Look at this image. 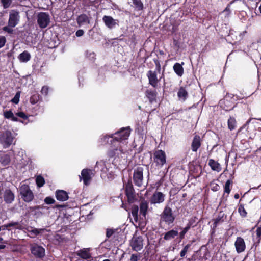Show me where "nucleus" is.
<instances>
[{"label":"nucleus","instance_id":"38","mask_svg":"<svg viewBox=\"0 0 261 261\" xmlns=\"http://www.w3.org/2000/svg\"><path fill=\"white\" fill-rule=\"evenodd\" d=\"M191 245L192 243H188L184 246L180 252V256L181 258H184L186 255L187 253L191 249Z\"/></svg>","mask_w":261,"mask_h":261},{"label":"nucleus","instance_id":"36","mask_svg":"<svg viewBox=\"0 0 261 261\" xmlns=\"http://www.w3.org/2000/svg\"><path fill=\"white\" fill-rule=\"evenodd\" d=\"M238 213L242 218H246L247 216V212L244 208V204H240L238 205Z\"/></svg>","mask_w":261,"mask_h":261},{"label":"nucleus","instance_id":"63","mask_svg":"<svg viewBox=\"0 0 261 261\" xmlns=\"http://www.w3.org/2000/svg\"><path fill=\"white\" fill-rule=\"evenodd\" d=\"M35 208H37V210H40V209L46 208V206H45L43 205H40L35 206Z\"/></svg>","mask_w":261,"mask_h":261},{"label":"nucleus","instance_id":"11","mask_svg":"<svg viewBox=\"0 0 261 261\" xmlns=\"http://www.w3.org/2000/svg\"><path fill=\"white\" fill-rule=\"evenodd\" d=\"M153 161L156 166L163 167L166 162L165 152L162 150H155L153 153Z\"/></svg>","mask_w":261,"mask_h":261},{"label":"nucleus","instance_id":"28","mask_svg":"<svg viewBox=\"0 0 261 261\" xmlns=\"http://www.w3.org/2000/svg\"><path fill=\"white\" fill-rule=\"evenodd\" d=\"M148 209V203L145 200L140 203V214L145 217Z\"/></svg>","mask_w":261,"mask_h":261},{"label":"nucleus","instance_id":"44","mask_svg":"<svg viewBox=\"0 0 261 261\" xmlns=\"http://www.w3.org/2000/svg\"><path fill=\"white\" fill-rule=\"evenodd\" d=\"M0 161L4 165H8L10 162V156L8 154H4L1 157Z\"/></svg>","mask_w":261,"mask_h":261},{"label":"nucleus","instance_id":"29","mask_svg":"<svg viewBox=\"0 0 261 261\" xmlns=\"http://www.w3.org/2000/svg\"><path fill=\"white\" fill-rule=\"evenodd\" d=\"M208 165L213 171L220 172L221 170L220 164L213 159H210L208 160Z\"/></svg>","mask_w":261,"mask_h":261},{"label":"nucleus","instance_id":"54","mask_svg":"<svg viewBox=\"0 0 261 261\" xmlns=\"http://www.w3.org/2000/svg\"><path fill=\"white\" fill-rule=\"evenodd\" d=\"M115 232V230L113 229H107L106 231V237L110 238Z\"/></svg>","mask_w":261,"mask_h":261},{"label":"nucleus","instance_id":"9","mask_svg":"<svg viewBox=\"0 0 261 261\" xmlns=\"http://www.w3.org/2000/svg\"><path fill=\"white\" fill-rule=\"evenodd\" d=\"M143 241L142 236L135 234L130 241L129 245L133 250L138 252L143 248Z\"/></svg>","mask_w":261,"mask_h":261},{"label":"nucleus","instance_id":"59","mask_svg":"<svg viewBox=\"0 0 261 261\" xmlns=\"http://www.w3.org/2000/svg\"><path fill=\"white\" fill-rule=\"evenodd\" d=\"M173 45L175 47H176V48H179L180 44H179V42L178 40H176L175 39H173Z\"/></svg>","mask_w":261,"mask_h":261},{"label":"nucleus","instance_id":"16","mask_svg":"<svg viewBox=\"0 0 261 261\" xmlns=\"http://www.w3.org/2000/svg\"><path fill=\"white\" fill-rule=\"evenodd\" d=\"M234 246L238 253L244 252L246 249V244L243 238L238 237L234 242Z\"/></svg>","mask_w":261,"mask_h":261},{"label":"nucleus","instance_id":"39","mask_svg":"<svg viewBox=\"0 0 261 261\" xmlns=\"http://www.w3.org/2000/svg\"><path fill=\"white\" fill-rule=\"evenodd\" d=\"M204 256L201 255V251H197L196 253L192 256L191 260L196 261L198 260H203Z\"/></svg>","mask_w":261,"mask_h":261},{"label":"nucleus","instance_id":"30","mask_svg":"<svg viewBox=\"0 0 261 261\" xmlns=\"http://www.w3.org/2000/svg\"><path fill=\"white\" fill-rule=\"evenodd\" d=\"M3 230H5L9 227H15L16 229H21V226L18 222H11L1 226Z\"/></svg>","mask_w":261,"mask_h":261},{"label":"nucleus","instance_id":"2","mask_svg":"<svg viewBox=\"0 0 261 261\" xmlns=\"http://www.w3.org/2000/svg\"><path fill=\"white\" fill-rule=\"evenodd\" d=\"M0 197L6 204H11L14 201V193L7 182H0Z\"/></svg>","mask_w":261,"mask_h":261},{"label":"nucleus","instance_id":"49","mask_svg":"<svg viewBox=\"0 0 261 261\" xmlns=\"http://www.w3.org/2000/svg\"><path fill=\"white\" fill-rule=\"evenodd\" d=\"M211 189L214 192L218 191L220 189L219 185L214 182H212L210 184Z\"/></svg>","mask_w":261,"mask_h":261},{"label":"nucleus","instance_id":"26","mask_svg":"<svg viewBox=\"0 0 261 261\" xmlns=\"http://www.w3.org/2000/svg\"><path fill=\"white\" fill-rule=\"evenodd\" d=\"M184 65V62H182L181 64L176 63L173 66V69L175 73L179 76L181 77L184 74V69L182 65Z\"/></svg>","mask_w":261,"mask_h":261},{"label":"nucleus","instance_id":"13","mask_svg":"<svg viewBox=\"0 0 261 261\" xmlns=\"http://www.w3.org/2000/svg\"><path fill=\"white\" fill-rule=\"evenodd\" d=\"M13 139L12 134L9 130L5 132L0 137V141L4 148L9 147L12 144Z\"/></svg>","mask_w":261,"mask_h":261},{"label":"nucleus","instance_id":"7","mask_svg":"<svg viewBox=\"0 0 261 261\" xmlns=\"http://www.w3.org/2000/svg\"><path fill=\"white\" fill-rule=\"evenodd\" d=\"M144 168L141 166H138L134 170L133 181L135 186L141 187L143 181Z\"/></svg>","mask_w":261,"mask_h":261},{"label":"nucleus","instance_id":"23","mask_svg":"<svg viewBox=\"0 0 261 261\" xmlns=\"http://www.w3.org/2000/svg\"><path fill=\"white\" fill-rule=\"evenodd\" d=\"M55 196L56 199L60 201H66L69 198L68 193L62 190H57L56 191Z\"/></svg>","mask_w":261,"mask_h":261},{"label":"nucleus","instance_id":"4","mask_svg":"<svg viewBox=\"0 0 261 261\" xmlns=\"http://www.w3.org/2000/svg\"><path fill=\"white\" fill-rule=\"evenodd\" d=\"M235 99L231 94H227L219 103L221 108L225 111H230L235 107Z\"/></svg>","mask_w":261,"mask_h":261},{"label":"nucleus","instance_id":"43","mask_svg":"<svg viewBox=\"0 0 261 261\" xmlns=\"http://www.w3.org/2000/svg\"><path fill=\"white\" fill-rule=\"evenodd\" d=\"M256 237L258 239V241L254 243L253 246L257 247L260 242L261 240V226L257 227L256 230Z\"/></svg>","mask_w":261,"mask_h":261},{"label":"nucleus","instance_id":"31","mask_svg":"<svg viewBox=\"0 0 261 261\" xmlns=\"http://www.w3.org/2000/svg\"><path fill=\"white\" fill-rule=\"evenodd\" d=\"M18 59L21 62H27L30 60L31 55L27 51H24L19 55Z\"/></svg>","mask_w":261,"mask_h":261},{"label":"nucleus","instance_id":"35","mask_svg":"<svg viewBox=\"0 0 261 261\" xmlns=\"http://www.w3.org/2000/svg\"><path fill=\"white\" fill-rule=\"evenodd\" d=\"M132 2L137 11L143 10L144 5L141 0H132Z\"/></svg>","mask_w":261,"mask_h":261},{"label":"nucleus","instance_id":"32","mask_svg":"<svg viewBox=\"0 0 261 261\" xmlns=\"http://www.w3.org/2000/svg\"><path fill=\"white\" fill-rule=\"evenodd\" d=\"M177 96L185 101L188 96V93L185 88L181 87L177 92Z\"/></svg>","mask_w":261,"mask_h":261},{"label":"nucleus","instance_id":"17","mask_svg":"<svg viewBox=\"0 0 261 261\" xmlns=\"http://www.w3.org/2000/svg\"><path fill=\"white\" fill-rule=\"evenodd\" d=\"M165 200V195L161 192L156 191L151 197L150 201L151 204L161 203Z\"/></svg>","mask_w":261,"mask_h":261},{"label":"nucleus","instance_id":"55","mask_svg":"<svg viewBox=\"0 0 261 261\" xmlns=\"http://www.w3.org/2000/svg\"><path fill=\"white\" fill-rule=\"evenodd\" d=\"M6 42V39L5 36H0V48L3 47Z\"/></svg>","mask_w":261,"mask_h":261},{"label":"nucleus","instance_id":"56","mask_svg":"<svg viewBox=\"0 0 261 261\" xmlns=\"http://www.w3.org/2000/svg\"><path fill=\"white\" fill-rule=\"evenodd\" d=\"M127 255V253L124 252L121 257L120 261H129V259L126 257Z\"/></svg>","mask_w":261,"mask_h":261},{"label":"nucleus","instance_id":"46","mask_svg":"<svg viewBox=\"0 0 261 261\" xmlns=\"http://www.w3.org/2000/svg\"><path fill=\"white\" fill-rule=\"evenodd\" d=\"M0 1L4 9L8 8L12 3V0H0Z\"/></svg>","mask_w":261,"mask_h":261},{"label":"nucleus","instance_id":"37","mask_svg":"<svg viewBox=\"0 0 261 261\" xmlns=\"http://www.w3.org/2000/svg\"><path fill=\"white\" fill-rule=\"evenodd\" d=\"M233 181L232 179H228L226 181L224 186V193L229 194L231 191L230 186L232 185Z\"/></svg>","mask_w":261,"mask_h":261},{"label":"nucleus","instance_id":"8","mask_svg":"<svg viewBox=\"0 0 261 261\" xmlns=\"http://www.w3.org/2000/svg\"><path fill=\"white\" fill-rule=\"evenodd\" d=\"M227 215L223 211H221L219 212L216 218L213 219L214 222L213 226L211 228V235H214L216 231L218 225L226 221Z\"/></svg>","mask_w":261,"mask_h":261},{"label":"nucleus","instance_id":"62","mask_svg":"<svg viewBox=\"0 0 261 261\" xmlns=\"http://www.w3.org/2000/svg\"><path fill=\"white\" fill-rule=\"evenodd\" d=\"M66 206V205L65 204H57L54 206V208H60L65 207Z\"/></svg>","mask_w":261,"mask_h":261},{"label":"nucleus","instance_id":"14","mask_svg":"<svg viewBox=\"0 0 261 261\" xmlns=\"http://www.w3.org/2000/svg\"><path fill=\"white\" fill-rule=\"evenodd\" d=\"M19 19V12L15 10H12L9 13L8 24L11 28H14L18 24Z\"/></svg>","mask_w":261,"mask_h":261},{"label":"nucleus","instance_id":"50","mask_svg":"<svg viewBox=\"0 0 261 261\" xmlns=\"http://www.w3.org/2000/svg\"><path fill=\"white\" fill-rule=\"evenodd\" d=\"M17 116L23 119L24 120H27L28 119V116L23 112H18L15 114Z\"/></svg>","mask_w":261,"mask_h":261},{"label":"nucleus","instance_id":"41","mask_svg":"<svg viewBox=\"0 0 261 261\" xmlns=\"http://www.w3.org/2000/svg\"><path fill=\"white\" fill-rule=\"evenodd\" d=\"M197 218L196 217H192L191 218L187 223V225L189 226L190 228L194 227L197 226L198 222H196V220Z\"/></svg>","mask_w":261,"mask_h":261},{"label":"nucleus","instance_id":"27","mask_svg":"<svg viewBox=\"0 0 261 261\" xmlns=\"http://www.w3.org/2000/svg\"><path fill=\"white\" fill-rule=\"evenodd\" d=\"M3 116L5 119H10L14 122L20 121L17 117L14 116L11 110L4 111Z\"/></svg>","mask_w":261,"mask_h":261},{"label":"nucleus","instance_id":"42","mask_svg":"<svg viewBox=\"0 0 261 261\" xmlns=\"http://www.w3.org/2000/svg\"><path fill=\"white\" fill-rule=\"evenodd\" d=\"M44 229H38L36 228H34L31 230H29L28 231L31 234H33L34 237H36L39 235L40 233H42L44 231Z\"/></svg>","mask_w":261,"mask_h":261},{"label":"nucleus","instance_id":"3","mask_svg":"<svg viewBox=\"0 0 261 261\" xmlns=\"http://www.w3.org/2000/svg\"><path fill=\"white\" fill-rule=\"evenodd\" d=\"M176 217L172 208L168 205H166L160 215V225L161 226L162 224H164L168 226L172 225Z\"/></svg>","mask_w":261,"mask_h":261},{"label":"nucleus","instance_id":"33","mask_svg":"<svg viewBox=\"0 0 261 261\" xmlns=\"http://www.w3.org/2000/svg\"><path fill=\"white\" fill-rule=\"evenodd\" d=\"M138 210V206L136 205H133L131 208V213L135 222H137L139 220Z\"/></svg>","mask_w":261,"mask_h":261},{"label":"nucleus","instance_id":"19","mask_svg":"<svg viewBox=\"0 0 261 261\" xmlns=\"http://www.w3.org/2000/svg\"><path fill=\"white\" fill-rule=\"evenodd\" d=\"M102 20L105 25L109 29H112L118 24L116 22L117 20L114 19L110 16L105 15L102 18Z\"/></svg>","mask_w":261,"mask_h":261},{"label":"nucleus","instance_id":"18","mask_svg":"<svg viewBox=\"0 0 261 261\" xmlns=\"http://www.w3.org/2000/svg\"><path fill=\"white\" fill-rule=\"evenodd\" d=\"M92 170L89 169H84L81 171V176H80V180L83 179L84 184L88 185L91 179Z\"/></svg>","mask_w":261,"mask_h":261},{"label":"nucleus","instance_id":"52","mask_svg":"<svg viewBox=\"0 0 261 261\" xmlns=\"http://www.w3.org/2000/svg\"><path fill=\"white\" fill-rule=\"evenodd\" d=\"M140 256L138 254H132L129 259V261H138Z\"/></svg>","mask_w":261,"mask_h":261},{"label":"nucleus","instance_id":"51","mask_svg":"<svg viewBox=\"0 0 261 261\" xmlns=\"http://www.w3.org/2000/svg\"><path fill=\"white\" fill-rule=\"evenodd\" d=\"M55 202L56 201L55 199L49 196L46 197L44 199V202L47 204H51L55 203Z\"/></svg>","mask_w":261,"mask_h":261},{"label":"nucleus","instance_id":"57","mask_svg":"<svg viewBox=\"0 0 261 261\" xmlns=\"http://www.w3.org/2000/svg\"><path fill=\"white\" fill-rule=\"evenodd\" d=\"M48 88L47 86H44L42 87V88L41 89V92L42 94H44L45 95H47V93H48Z\"/></svg>","mask_w":261,"mask_h":261},{"label":"nucleus","instance_id":"24","mask_svg":"<svg viewBox=\"0 0 261 261\" xmlns=\"http://www.w3.org/2000/svg\"><path fill=\"white\" fill-rule=\"evenodd\" d=\"M76 21L79 26L80 27L85 24H89L90 23V18L86 14L83 13L77 16Z\"/></svg>","mask_w":261,"mask_h":261},{"label":"nucleus","instance_id":"60","mask_svg":"<svg viewBox=\"0 0 261 261\" xmlns=\"http://www.w3.org/2000/svg\"><path fill=\"white\" fill-rule=\"evenodd\" d=\"M186 234L183 230L178 233L180 240H182L185 238V236Z\"/></svg>","mask_w":261,"mask_h":261},{"label":"nucleus","instance_id":"40","mask_svg":"<svg viewBox=\"0 0 261 261\" xmlns=\"http://www.w3.org/2000/svg\"><path fill=\"white\" fill-rule=\"evenodd\" d=\"M36 183L38 187H41L43 186L45 184V180L43 176L41 175H38L36 178Z\"/></svg>","mask_w":261,"mask_h":261},{"label":"nucleus","instance_id":"21","mask_svg":"<svg viewBox=\"0 0 261 261\" xmlns=\"http://www.w3.org/2000/svg\"><path fill=\"white\" fill-rule=\"evenodd\" d=\"M201 145V139L200 137L196 135L192 140L191 143V150L193 152H197L198 149L200 148Z\"/></svg>","mask_w":261,"mask_h":261},{"label":"nucleus","instance_id":"22","mask_svg":"<svg viewBox=\"0 0 261 261\" xmlns=\"http://www.w3.org/2000/svg\"><path fill=\"white\" fill-rule=\"evenodd\" d=\"M76 255L83 259H89L92 258L90 253V248H83L76 252Z\"/></svg>","mask_w":261,"mask_h":261},{"label":"nucleus","instance_id":"64","mask_svg":"<svg viewBox=\"0 0 261 261\" xmlns=\"http://www.w3.org/2000/svg\"><path fill=\"white\" fill-rule=\"evenodd\" d=\"M153 61L155 66L160 64V62L158 58H154L153 59Z\"/></svg>","mask_w":261,"mask_h":261},{"label":"nucleus","instance_id":"12","mask_svg":"<svg viewBox=\"0 0 261 261\" xmlns=\"http://www.w3.org/2000/svg\"><path fill=\"white\" fill-rule=\"evenodd\" d=\"M50 22V16L46 12H40L37 15V23L39 27L44 29L47 27Z\"/></svg>","mask_w":261,"mask_h":261},{"label":"nucleus","instance_id":"15","mask_svg":"<svg viewBox=\"0 0 261 261\" xmlns=\"http://www.w3.org/2000/svg\"><path fill=\"white\" fill-rule=\"evenodd\" d=\"M146 75L148 79L149 84L152 87L155 88L157 87L158 82L160 81V80H158L157 77L156 71L149 70Z\"/></svg>","mask_w":261,"mask_h":261},{"label":"nucleus","instance_id":"53","mask_svg":"<svg viewBox=\"0 0 261 261\" xmlns=\"http://www.w3.org/2000/svg\"><path fill=\"white\" fill-rule=\"evenodd\" d=\"M12 28H11V27H9L8 25V26L4 27L3 28V30L9 34H12L13 33V30Z\"/></svg>","mask_w":261,"mask_h":261},{"label":"nucleus","instance_id":"5","mask_svg":"<svg viewBox=\"0 0 261 261\" xmlns=\"http://www.w3.org/2000/svg\"><path fill=\"white\" fill-rule=\"evenodd\" d=\"M20 194L23 200L26 202H30L34 198V194L30 189V187L25 184L20 187Z\"/></svg>","mask_w":261,"mask_h":261},{"label":"nucleus","instance_id":"25","mask_svg":"<svg viewBox=\"0 0 261 261\" xmlns=\"http://www.w3.org/2000/svg\"><path fill=\"white\" fill-rule=\"evenodd\" d=\"M178 235L177 230L171 229L164 233L163 239L166 241H169L175 239Z\"/></svg>","mask_w":261,"mask_h":261},{"label":"nucleus","instance_id":"48","mask_svg":"<svg viewBox=\"0 0 261 261\" xmlns=\"http://www.w3.org/2000/svg\"><path fill=\"white\" fill-rule=\"evenodd\" d=\"M221 13L225 14V18H228L231 14V10L230 9V6L228 5L225 9L221 12Z\"/></svg>","mask_w":261,"mask_h":261},{"label":"nucleus","instance_id":"58","mask_svg":"<svg viewBox=\"0 0 261 261\" xmlns=\"http://www.w3.org/2000/svg\"><path fill=\"white\" fill-rule=\"evenodd\" d=\"M84 34V31L82 29L78 30L75 33V35L77 37H81L83 36Z\"/></svg>","mask_w":261,"mask_h":261},{"label":"nucleus","instance_id":"61","mask_svg":"<svg viewBox=\"0 0 261 261\" xmlns=\"http://www.w3.org/2000/svg\"><path fill=\"white\" fill-rule=\"evenodd\" d=\"M130 41H131L132 43H133L135 44H136V36L135 34H134L132 36V37L130 38Z\"/></svg>","mask_w":261,"mask_h":261},{"label":"nucleus","instance_id":"1","mask_svg":"<svg viewBox=\"0 0 261 261\" xmlns=\"http://www.w3.org/2000/svg\"><path fill=\"white\" fill-rule=\"evenodd\" d=\"M130 132V127H123L114 134L106 135L100 138L99 142L101 144H108L110 145V148L107 151V155L109 158L118 156L124 153L121 146V142L128 138Z\"/></svg>","mask_w":261,"mask_h":261},{"label":"nucleus","instance_id":"10","mask_svg":"<svg viewBox=\"0 0 261 261\" xmlns=\"http://www.w3.org/2000/svg\"><path fill=\"white\" fill-rule=\"evenodd\" d=\"M125 193L127 196L128 201L129 203H133L136 200V195L131 180H129L125 184Z\"/></svg>","mask_w":261,"mask_h":261},{"label":"nucleus","instance_id":"20","mask_svg":"<svg viewBox=\"0 0 261 261\" xmlns=\"http://www.w3.org/2000/svg\"><path fill=\"white\" fill-rule=\"evenodd\" d=\"M145 94L150 103L156 102L158 93L156 90L147 89L146 90Z\"/></svg>","mask_w":261,"mask_h":261},{"label":"nucleus","instance_id":"45","mask_svg":"<svg viewBox=\"0 0 261 261\" xmlns=\"http://www.w3.org/2000/svg\"><path fill=\"white\" fill-rule=\"evenodd\" d=\"M39 100V95L38 94H35L32 95L30 97V102L32 104H36Z\"/></svg>","mask_w":261,"mask_h":261},{"label":"nucleus","instance_id":"6","mask_svg":"<svg viewBox=\"0 0 261 261\" xmlns=\"http://www.w3.org/2000/svg\"><path fill=\"white\" fill-rule=\"evenodd\" d=\"M30 250L31 253L36 259H42L45 255V250L37 244L30 245Z\"/></svg>","mask_w":261,"mask_h":261},{"label":"nucleus","instance_id":"47","mask_svg":"<svg viewBox=\"0 0 261 261\" xmlns=\"http://www.w3.org/2000/svg\"><path fill=\"white\" fill-rule=\"evenodd\" d=\"M20 96V91H18L14 97L12 99L11 101L17 104L19 101V98Z\"/></svg>","mask_w":261,"mask_h":261},{"label":"nucleus","instance_id":"34","mask_svg":"<svg viewBox=\"0 0 261 261\" xmlns=\"http://www.w3.org/2000/svg\"><path fill=\"white\" fill-rule=\"evenodd\" d=\"M228 128L232 130L236 129L237 127V121L233 117L230 116L227 121Z\"/></svg>","mask_w":261,"mask_h":261}]
</instances>
